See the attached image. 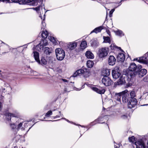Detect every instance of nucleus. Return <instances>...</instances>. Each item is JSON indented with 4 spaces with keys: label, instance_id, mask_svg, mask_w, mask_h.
<instances>
[{
    "label": "nucleus",
    "instance_id": "obj_1",
    "mask_svg": "<svg viewBox=\"0 0 148 148\" xmlns=\"http://www.w3.org/2000/svg\"><path fill=\"white\" fill-rule=\"evenodd\" d=\"M128 92L127 90H125L121 92L116 93L115 96V99L118 101H120L122 97L121 95H123L122 101L123 102H126L127 101L129 97V94L127 93Z\"/></svg>",
    "mask_w": 148,
    "mask_h": 148
},
{
    "label": "nucleus",
    "instance_id": "obj_2",
    "mask_svg": "<svg viewBox=\"0 0 148 148\" xmlns=\"http://www.w3.org/2000/svg\"><path fill=\"white\" fill-rule=\"evenodd\" d=\"M55 51L57 59L60 61L63 60L65 56L64 50L59 48L56 49Z\"/></svg>",
    "mask_w": 148,
    "mask_h": 148
},
{
    "label": "nucleus",
    "instance_id": "obj_3",
    "mask_svg": "<svg viewBox=\"0 0 148 148\" xmlns=\"http://www.w3.org/2000/svg\"><path fill=\"white\" fill-rule=\"evenodd\" d=\"M108 53V48H103L99 50L98 55L100 58H104L107 56Z\"/></svg>",
    "mask_w": 148,
    "mask_h": 148
},
{
    "label": "nucleus",
    "instance_id": "obj_4",
    "mask_svg": "<svg viewBox=\"0 0 148 148\" xmlns=\"http://www.w3.org/2000/svg\"><path fill=\"white\" fill-rule=\"evenodd\" d=\"M137 69V66L136 64L134 63H131L129 67V70L132 72L128 74V75L130 76L131 78L133 77L135 75V73L133 72L135 71Z\"/></svg>",
    "mask_w": 148,
    "mask_h": 148
},
{
    "label": "nucleus",
    "instance_id": "obj_5",
    "mask_svg": "<svg viewBox=\"0 0 148 148\" xmlns=\"http://www.w3.org/2000/svg\"><path fill=\"white\" fill-rule=\"evenodd\" d=\"M121 73L118 67H115L112 71V75L114 79H117L120 76Z\"/></svg>",
    "mask_w": 148,
    "mask_h": 148
},
{
    "label": "nucleus",
    "instance_id": "obj_6",
    "mask_svg": "<svg viewBox=\"0 0 148 148\" xmlns=\"http://www.w3.org/2000/svg\"><path fill=\"white\" fill-rule=\"evenodd\" d=\"M133 61H137L139 63L147 64L148 63V58L145 54L143 57L134 59Z\"/></svg>",
    "mask_w": 148,
    "mask_h": 148
},
{
    "label": "nucleus",
    "instance_id": "obj_7",
    "mask_svg": "<svg viewBox=\"0 0 148 148\" xmlns=\"http://www.w3.org/2000/svg\"><path fill=\"white\" fill-rule=\"evenodd\" d=\"M82 74H84V77H86L89 75V73L86 71H85L84 70L80 69L76 71L73 75L74 77L77 75H80Z\"/></svg>",
    "mask_w": 148,
    "mask_h": 148
},
{
    "label": "nucleus",
    "instance_id": "obj_8",
    "mask_svg": "<svg viewBox=\"0 0 148 148\" xmlns=\"http://www.w3.org/2000/svg\"><path fill=\"white\" fill-rule=\"evenodd\" d=\"M127 102H128V107L130 108L134 107L137 103L136 99L134 98L129 99Z\"/></svg>",
    "mask_w": 148,
    "mask_h": 148
},
{
    "label": "nucleus",
    "instance_id": "obj_9",
    "mask_svg": "<svg viewBox=\"0 0 148 148\" xmlns=\"http://www.w3.org/2000/svg\"><path fill=\"white\" fill-rule=\"evenodd\" d=\"M134 143L136 148H147V146H145L144 141L142 139L138 140Z\"/></svg>",
    "mask_w": 148,
    "mask_h": 148
},
{
    "label": "nucleus",
    "instance_id": "obj_10",
    "mask_svg": "<svg viewBox=\"0 0 148 148\" xmlns=\"http://www.w3.org/2000/svg\"><path fill=\"white\" fill-rule=\"evenodd\" d=\"M102 81L103 84L106 86L111 85L112 82L111 79L108 76L104 77Z\"/></svg>",
    "mask_w": 148,
    "mask_h": 148
},
{
    "label": "nucleus",
    "instance_id": "obj_11",
    "mask_svg": "<svg viewBox=\"0 0 148 148\" xmlns=\"http://www.w3.org/2000/svg\"><path fill=\"white\" fill-rule=\"evenodd\" d=\"M125 83V77L123 76H120L118 80L115 82V85H122Z\"/></svg>",
    "mask_w": 148,
    "mask_h": 148
},
{
    "label": "nucleus",
    "instance_id": "obj_12",
    "mask_svg": "<svg viewBox=\"0 0 148 148\" xmlns=\"http://www.w3.org/2000/svg\"><path fill=\"white\" fill-rule=\"evenodd\" d=\"M14 115L13 114L10 113H7L5 115V118L6 119L7 121V123H10V121H12L11 120V119L12 120H13V119L14 118L13 117Z\"/></svg>",
    "mask_w": 148,
    "mask_h": 148
},
{
    "label": "nucleus",
    "instance_id": "obj_13",
    "mask_svg": "<svg viewBox=\"0 0 148 148\" xmlns=\"http://www.w3.org/2000/svg\"><path fill=\"white\" fill-rule=\"evenodd\" d=\"M91 88L93 91L101 94H104L105 91V89L102 88H98L96 87H92Z\"/></svg>",
    "mask_w": 148,
    "mask_h": 148
},
{
    "label": "nucleus",
    "instance_id": "obj_14",
    "mask_svg": "<svg viewBox=\"0 0 148 148\" xmlns=\"http://www.w3.org/2000/svg\"><path fill=\"white\" fill-rule=\"evenodd\" d=\"M116 60V59L113 56H110L108 58V63L110 65L113 66L115 64Z\"/></svg>",
    "mask_w": 148,
    "mask_h": 148
},
{
    "label": "nucleus",
    "instance_id": "obj_15",
    "mask_svg": "<svg viewBox=\"0 0 148 148\" xmlns=\"http://www.w3.org/2000/svg\"><path fill=\"white\" fill-rule=\"evenodd\" d=\"M117 58L119 61L123 62L125 58V55L123 53H119L117 56Z\"/></svg>",
    "mask_w": 148,
    "mask_h": 148
},
{
    "label": "nucleus",
    "instance_id": "obj_16",
    "mask_svg": "<svg viewBox=\"0 0 148 148\" xmlns=\"http://www.w3.org/2000/svg\"><path fill=\"white\" fill-rule=\"evenodd\" d=\"M35 60L38 64H40V61L39 58V54L38 52L36 51L33 52Z\"/></svg>",
    "mask_w": 148,
    "mask_h": 148
},
{
    "label": "nucleus",
    "instance_id": "obj_17",
    "mask_svg": "<svg viewBox=\"0 0 148 148\" xmlns=\"http://www.w3.org/2000/svg\"><path fill=\"white\" fill-rule=\"evenodd\" d=\"M104 27L103 26H101L95 29L90 33L91 34L92 33L95 32L96 33L100 32L101 30L104 28Z\"/></svg>",
    "mask_w": 148,
    "mask_h": 148
},
{
    "label": "nucleus",
    "instance_id": "obj_18",
    "mask_svg": "<svg viewBox=\"0 0 148 148\" xmlns=\"http://www.w3.org/2000/svg\"><path fill=\"white\" fill-rule=\"evenodd\" d=\"M147 72L146 69H143L140 70L139 71L138 75L140 77H141L146 74Z\"/></svg>",
    "mask_w": 148,
    "mask_h": 148
},
{
    "label": "nucleus",
    "instance_id": "obj_19",
    "mask_svg": "<svg viewBox=\"0 0 148 148\" xmlns=\"http://www.w3.org/2000/svg\"><path fill=\"white\" fill-rule=\"evenodd\" d=\"M110 69H104L102 72V74L104 77L108 76L110 75Z\"/></svg>",
    "mask_w": 148,
    "mask_h": 148
},
{
    "label": "nucleus",
    "instance_id": "obj_20",
    "mask_svg": "<svg viewBox=\"0 0 148 148\" xmlns=\"http://www.w3.org/2000/svg\"><path fill=\"white\" fill-rule=\"evenodd\" d=\"M85 56L87 58L93 59L94 58V56L91 51H87L85 53Z\"/></svg>",
    "mask_w": 148,
    "mask_h": 148
},
{
    "label": "nucleus",
    "instance_id": "obj_21",
    "mask_svg": "<svg viewBox=\"0 0 148 148\" xmlns=\"http://www.w3.org/2000/svg\"><path fill=\"white\" fill-rule=\"evenodd\" d=\"M24 3H30V5H35L37 4V1L36 0H25L24 1Z\"/></svg>",
    "mask_w": 148,
    "mask_h": 148
},
{
    "label": "nucleus",
    "instance_id": "obj_22",
    "mask_svg": "<svg viewBox=\"0 0 148 148\" xmlns=\"http://www.w3.org/2000/svg\"><path fill=\"white\" fill-rule=\"evenodd\" d=\"M77 42L71 43L69 45V48L71 50H72L77 47Z\"/></svg>",
    "mask_w": 148,
    "mask_h": 148
},
{
    "label": "nucleus",
    "instance_id": "obj_23",
    "mask_svg": "<svg viewBox=\"0 0 148 148\" xmlns=\"http://www.w3.org/2000/svg\"><path fill=\"white\" fill-rule=\"evenodd\" d=\"M51 49L48 47H45L44 48V53L47 55H49L51 53Z\"/></svg>",
    "mask_w": 148,
    "mask_h": 148
},
{
    "label": "nucleus",
    "instance_id": "obj_24",
    "mask_svg": "<svg viewBox=\"0 0 148 148\" xmlns=\"http://www.w3.org/2000/svg\"><path fill=\"white\" fill-rule=\"evenodd\" d=\"M114 32L116 35L121 37L124 35V34L123 33V32L120 30L118 29L116 31H114Z\"/></svg>",
    "mask_w": 148,
    "mask_h": 148
},
{
    "label": "nucleus",
    "instance_id": "obj_25",
    "mask_svg": "<svg viewBox=\"0 0 148 148\" xmlns=\"http://www.w3.org/2000/svg\"><path fill=\"white\" fill-rule=\"evenodd\" d=\"M94 63L92 61L88 60L87 62V65L88 67L91 68L93 66Z\"/></svg>",
    "mask_w": 148,
    "mask_h": 148
},
{
    "label": "nucleus",
    "instance_id": "obj_26",
    "mask_svg": "<svg viewBox=\"0 0 148 148\" xmlns=\"http://www.w3.org/2000/svg\"><path fill=\"white\" fill-rule=\"evenodd\" d=\"M18 122H19V123H18L16 125H17V129H21L22 130H23L24 129L22 127V124L23 123L19 122V120H18Z\"/></svg>",
    "mask_w": 148,
    "mask_h": 148
},
{
    "label": "nucleus",
    "instance_id": "obj_27",
    "mask_svg": "<svg viewBox=\"0 0 148 148\" xmlns=\"http://www.w3.org/2000/svg\"><path fill=\"white\" fill-rule=\"evenodd\" d=\"M48 36V33L47 31L46 30L43 31L41 34L42 37L44 38H45L47 37Z\"/></svg>",
    "mask_w": 148,
    "mask_h": 148
},
{
    "label": "nucleus",
    "instance_id": "obj_28",
    "mask_svg": "<svg viewBox=\"0 0 148 148\" xmlns=\"http://www.w3.org/2000/svg\"><path fill=\"white\" fill-rule=\"evenodd\" d=\"M103 39H104V42L105 43H110L111 42L110 38L109 37L103 36Z\"/></svg>",
    "mask_w": 148,
    "mask_h": 148
},
{
    "label": "nucleus",
    "instance_id": "obj_29",
    "mask_svg": "<svg viewBox=\"0 0 148 148\" xmlns=\"http://www.w3.org/2000/svg\"><path fill=\"white\" fill-rule=\"evenodd\" d=\"M87 43L85 41H82L80 44V47L82 49H85L87 46Z\"/></svg>",
    "mask_w": 148,
    "mask_h": 148
},
{
    "label": "nucleus",
    "instance_id": "obj_30",
    "mask_svg": "<svg viewBox=\"0 0 148 148\" xmlns=\"http://www.w3.org/2000/svg\"><path fill=\"white\" fill-rule=\"evenodd\" d=\"M12 123H10V124L11 127L12 129H14L16 128V125L18 123H19V122L16 121L15 124H14L12 121Z\"/></svg>",
    "mask_w": 148,
    "mask_h": 148
},
{
    "label": "nucleus",
    "instance_id": "obj_31",
    "mask_svg": "<svg viewBox=\"0 0 148 148\" xmlns=\"http://www.w3.org/2000/svg\"><path fill=\"white\" fill-rule=\"evenodd\" d=\"M130 98L129 97V98H128V100H129V99H132L134 98V97L135 96V93L134 91H131L130 93ZM129 97L130 96H129Z\"/></svg>",
    "mask_w": 148,
    "mask_h": 148
},
{
    "label": "nucleus",
    "instance_id": "obj_32",
    "mask_svg": "<svg viewBox=\"0 0 148 148\" xmlns=\"http://www.w3.org/2000/svg\"><path fill=\"white\" fill-rule=\"evenodd\" d=\"M47 63V61L44 58H42L41 59L40 64L42 65H45Z\"/></svg>",
    "mask_w": 148,
    "mask_h": 148
},
{
    "label": "nucleus",
    "instance_id": "obj_33",
    "mask_svg": "<svg viewBox=\"0 0 148 148\" xmlns=\"http://www.w3.org/2000/svg\"><path fill=\"white\" fill-rule=\"evenodd\" d=\"M103 120V118L102 117H99L97 119L95 120L94 122H97L98 123H103L104 122L100 123V122L101 121Z\"/></svg>",
    "mask_w": 148,
    "mask_h": 148
},
{
    "label": "nucleus",
    "instance_id": "obj_34",
    "mask_svg": "<svg viewBox=\"0 0 148 148\" xmlns=\"http://www.w3.org/2000/svg\"><path fill=\"white\" fill-rule=\"evenodd\" d=\"M99 43L96 40H94L92 43V45L95 47H96L99 45Z\"/></svg>",
    "mask_w": 148,
    "mask_h": 148
},
{
    "label": "nucleus",
    "instance_id": "obj_35",
    "mask_svg": "<svg viewBox=\"0 0 148 148\" xmlns=\"http://www.w3.org/2000/svg\"><path fill=\"white\" fill-rule=\"evenodd\" d=\"M52 114V111L51 110L48 111L45 114V116L46 117H49Z\"/></svg>",
    "mask_w": 148,
    "mask_h": 148
},
{
    "label": "nucleus",
    "instance_id": "obj_36",
    "mask_svg": "<svg viewBox=\"0 0 148 148\" xmlns=\"http://www.w3.org/2000/svg\"><path fill=\"white\" fill-rule=\"evenodd\" d=\"M12 2L17 3L19 2L20 4H22L24 3V0H11Z\"/></svg>",
    "mask_w": 148,
    "mask_h": 148
},
{
    "label": "nucleus",
    "instance_id": "obj_37",
    "mask_svg": "<svg viewBox=\"0 0 148 148\" xmlns=\"http://www.w3.org/2000/svg\"><path fill=\"white\" fill-rule=\"evenodd\" d=\"M129 141L132 142V143H133L135 141V139L134 137V136H132V137H130L129 138Z\"/></svg>",
    "mask_w": 148,
    "mask_h": 148
},
{
    "label": "nucleus",
    "instance_id": "obj_38",
    "mask_svg": "<svg viewBox=\"0 0 148 148\" xmlns=\"http://www.w3.org/2000/svg\"><path fill=\"white\" fill-rule=\"evenodd\" d=\"M110 47H111L112 49V47H114V48H118L120 50H121V51H123L121 49L120 47H118L116 46V45H114V44H112L111 45H110ZM114 49V47H113V49Z\"/></svg>",
    "mask_w": 148,
    "mask_h": 148
},
{
    "label": "nucleus",
    "instance_id": "obj_39",
    "mask_svg": "<svg viewBox=\"0 0 148 148\" xmlns=\"http://www.w3.org/2000/svg\"><path fill=\"white\" fill-rule=\"evenodd\" d=\"M42 26L41 27V29H44L45 28V21L44 20H43L42 21Z\"/></svg>",
    "mask_w": 148,
    "mask_h": 148
},
{
    "label": "nucleus",
    "instance_id": "obj_40",
    "mask_svg": "<svg viewBox=\"0 0 148 148\" xmlns=\"http://www.w3.org/2000/svg\"><path fill=\"white\" fill-rule=\"evenodd\" d=\"M41 8L42 7L40 5L39 6H38L37 7L34 8L33 9L36 10V11H38L40 10V8Z\"/></svg>",
    "mask_w": 148,
    "mask_h": 148
},
{
    "label": "nucleus",
    "instance_id": "obj_41",
    "mask_svg": "<svg viewBox=\"0 0 148 148\" xmlns=\"http://www.w3.org/2000/svg\"><path fill=\"white\" fill-rule=\"evenodd\" d=\"M42 42L43 43L42 44V45L43 46H46L48 44V42L47 40H44Z\"/></svg>",
    "mask_w": 148,
    "mask_h": 148
},
{
    "label": "nucleus",
    "instance_id": "obj_42",
    "mask_svg": "<svg viewBox=\"0 0 148 148\" xmlns=\"http://www.w3.org/2000/svg\"><path fill=\"white\" fill-rule=\"evenodd\" d=\"M50 38H51L53 39V40H52V41H51L54 44H56L58 43L56 40V39L54 38V37H51Z\"/></svg>",
    "mask_w": 148,
    "mask_h": 148
},
{
    "label": "nucleus",
    "instance_id": "obj_43",
    "mask_svg": "<svg viewBox=\"0 0 148 148\" xmlns=\"http://www.w3.org/2000/svg\"><path fill=\"white\" fill-rule=\"evenodd\" d=\"M121 117L122 119H125L127 118V116L126 114H123L121 116Z\"/></svg>",
    "mask_w": 148,
    "mask_h": 148
},
{
    "label": "nucleus",
    "instance_id": "obj_44",
    "mask_svg": "<svg viewBox=\"0 0 148 148\" xmlns=\"http://www.w3.org/2000/svg\"><path fill=\"white\" fill-rule=\"evenodd\" d=\"M115 10L114 9H112L110 11L109 13H110V16H111V15L112 14L113 12Z\"/></svg>",
    "mask_w": 148,
    "mask_h": 148
},
{
    "label": "nucleus",
    "instance_id": "obj_45",
    "mask_svg": "<svg viewBox=\"0 0 148 148\" xmlns=\"http://www.w3.org/2000/svg\"><path fill=\"white\" fill-rule=\"evenodd\" d=\"M0 1L6 3H9L10 1V0H0Z\"/></svg>",
    "mask_w": 148,
    "mask_h": 148
},
{
    "label": "nucleus",
    "instance_id": "obj_46",
    "mask_svg": "<svg viewBox=\"0 0 148 148\" xmlns=\"http://www.w3.org/2000/svg\"><path fill=\"white\" fill-rule=\"evenodd\" d=\"M142 68V66L140 65H138V67H137V68L139 69V70H140V69H141Z\"/></svg>",
    "mask_w": 148,
    "mask_h": 148
},
{
    "label": "nucleus",
    "instance_id": "obj_47",
    "mask_svg": "<svg viewBox=\"0 0 148 148\" xmlns=\"http://www.w3.org/2000/svg\"><path fill=\"white\" fill-rule=\"evenodd\" d=\"M67 88H68L67 87H66L64 88V91L65 92H69L70 91V90H68V89H67Z\"/></svg>",
    "mask_w": 148,
    "mask_h": 148
},
{
    "label": "nucleus",
    "instance_id": "obj_48",
    "mask_svg": "<svg viewBox=\"0 0 148 148\" xmlns=\"http://www.w3.org/2000/svg\"><path fill=\"white\" fill-rule=\"evenodd\" d=\"M61 79L62 81H63L64 82H68L67 80L66 79Z\"/></svg>",
    "mask_w": 148,
    "mask_h": 148
},
{
    "label": "nucleus",
    "instance_id": "obj_49",
    "mask_svg": "<svg viewBox=\"0 0 148 148\" xmlns=\"http://www.w3.org/2000/svg\"><path fill=\"white\" fill-rule=\"evenodd\" d=\"M2 92H5V88H2Z\"/></svg>",
    "mask_w": 148,
    "mask_h": 148
},
{
    "label": "nucleus",
    "instance_id": "obj_50",
    "mask_svg": "<svg viewBox=\"0 0 148 148\" xmlns=\"http://www.w3.org/2000/svg\"><path fill=\"white\" fill-rule=\"evenodd\" d=\"M51 37V36H49L48 37V38L49 39L50 41H51L52 40H53V39L51 38H50Z\"/></svg>",
    "mask_w": 148,
    "mask_h": 148
},
{
    "label": "nucleus",
    "instance_id": "obj_51",
    "mask_svg": "<svg viewBox=\"0 0 148 148\" xmlns=\"http://www.w3.org/2000/svg\"><path fill=\"white\" fill-rule=\"evenodd\" d=\"M62 119L65 120H66L68 122H70L68 120L66 119L65 118H62Z\"/></svg>",
    "mask_w": 148,
    "mask_h": 148
},
{
    "label": "nucleus",
    "instance_id": "obj_52",
    "mask_svg": "<svg viewBox=\"0 0 148 148\" xmlns=\"http://www.w3.org/2000/svg\"><path fill=\"white\" fill-rule=\"evenodd\" d=\"M107 33L110 36L111 35L110 34V32L109 31H107Z\"/></svg>",
    "mask_w": 148,
    "mask_h": 148
},
{
    "label": "nucleus",
    "instance_id": "obj_53",
    "mask_svg": "<svg viewBox=\"0 0 148 148\" xmlns=\"http://www.w3.org/2000/svg\"><path fill=\"white\" fill-rule=\"evenodd\" d=\"M2 108V105L1 103L0 102V110Z\"/></svg>",
    "mask_w": 148,
    "mask_h": 148
},
{
    "label": "nucleus",
    "instance_id": "obj_54",
    "mask_svg": "<svg viewBox=\"0 0 148 148\" xmlns=\"http://www.w3.org/2000/svg\"><path fill=\"white\" fill-rule=\"evenodd\" d=\"M59 117V116H55L53 117V118L54 119H55V118H56L57 117Z\"/></svg>",
    "mask_w": 148,
    "mask_h": 148
},
{
    "label": "nucleus",
    "instance_id": "obj_55",
    "mask_svg": "<svg viewBox=\"0 0 148 148\" xmlns=\"http://www.w3.org/2000/svg\"><path fill=\"white\" fill-rule=\"evenodd\" d=\"M7 89H10L11 90L12 89L10 87H7Z\"/></svg>",
    "mask_w": 148,
    "mask_h": 148
},
{
    "label": "nucleus",
    "instance_id": "obj_56",
    "mask_svg": "<svg viewBox=\"0 0 148 148\" xmlns=\"http://www.w3.org/2000/svg\"><path fill=\"white\" fill-rule=\"evenodd\" d=\"M81 89V88H79V89H77H77H76L75 90H80Z\"/></svg>",
    "mask_w": 148,
    "mask_h": 148
},
{
    "label": "nucleus",
    "instance_id": "obj_57",
    "mask_svg": "<svg viewBox=\"0 0 148 148\" xmlns=\"http://www.w3.org/2000/svg\"><path fill=\"white\" fill-rule=\"evenodd\" d=\"M145 56H147L148 58V52L145 54Z\"/></svg>",
    "mask_w": 148,
    "mask_h": 148
},
{
    "label": "nucleus",
    "instance_id": "obj_58",
    "mask_svg": "<svg viewBox=\"0 0 148 148\" xmlns=\"http://www.w3.org/2000/svg\"><path fill=\"white\" fill-rule=\"evenodd\" d=\"M114 148H118L115 145H114Z\"/></svg>",
    "mask_w": 148,
    "mask_h": 148
},
{
    "label": "nucleus",
    "instance_id": "obj_59",
    "mask_svg": "<svg viewBox=\"0 0 148 148\" xmlns=\"http://www.w3.org/2000/svg\"><path fill=\"white\" fill-rule=\"evenodd\" d=\"M147 148H148V142H147Z\"/></svg>",
    "mask_w": 148,
    "mask_h": 148
},
{
    "label": "nucleus",
    "instance_id": "obj_60",
    "mask_svg": "<svg viewBox=\"0 0 148 148\" xmlns=\"http://www.w3.org/2000/svg\"><path fill=\"white\" fill-rule=\"evenodd\" d=\"M59 120H54V121H58Z\"/></svg>",
    "mask_w": 148,
    "mask_h": 148
},
{
    "label": "nucleus",
    "instance_id": "obj_61",
    "mask_svg": "<svg viewBox=\"0 0 148 148\" xmlns=\"http://www.w3.org/2000/svg\"><path fill=\"white\" fill-rule=\"evenodd\" d=\"M59 112V113H60V114L61 115H62V114H61V112H60H60Z\"/></svg>",
    "mask_w": 148,
    "mask_h": 148
},
{
    "label": "nucleus",
    "instance_id": "obj_62",
    "mask_svg": "<svg viewBox=\"0 0 148 148\" xmlns=\"http://www.w3.org/2000/svg\"><path fill=\"white\" fill-rule=\"evenodd\" d=\"M148 105V104H145V105H143V106H147Z\"/></svg>",
    "mask_w": 148,
    "mask_h": 148
},
{
    "label": "nucleus",
    "instance_id": "obj_63",
    "mask_svg": "<svg viewBox=\"0 0 148 148\" xmlns=\"http://www.w3.org/2000/svg\"><path fill=\"white\" fill-rule=\"evenodd\" d=\"M6 47H8V46L7 45H6Z\"/></svg>",
    "mask_w": 148,
    "mask_h": 148
},
{
    "label": "nucleus",
    "instance_id": "obj_64",
    "mask_svg": "<svg viewBox=\"0 0 148 148\" xmlns=\"http://www.w3.org/2000/svg\"><path fill=\"white\" fill-rule=\"evenodd\" d=\"M119 147H120V145H119Z\"/></svg>",
    "mask_w": 148,
    "mask_h": 148
}]
</instances>
